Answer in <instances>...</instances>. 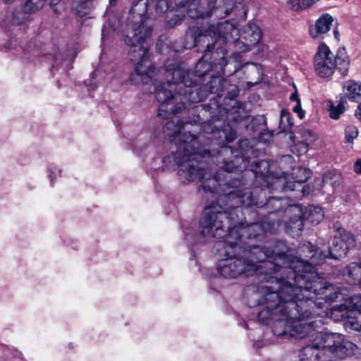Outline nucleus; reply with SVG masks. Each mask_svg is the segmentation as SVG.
Masks as SVG:
<instances>
[{
    "instance_id": "1",
    "label": "nucleus",
    "mask_w": 361,
    "mask_h": 361,
    "mask_svg": "<svg viewBox=\"0 0 361 361\" xmlns=\"http://www.w3.org/2000/svg\"><path fill=\"white\" fill-rule=\"evenodd\" d=\"M239 204L243 207H261L263 202L252 197L249 189L232 190L221 196L216 204L207 206L200 219V235L204 238H222L216 249L220 259L216 264L217 272L223 277L235 279L242 274L253 273L260 276L270 285H263L252 295L262 304L260 290L264 286H276L284 279L288 271L290 250L283 241L267 245H251L244 238L251 239L264 232L259 223L245 225L241 222L243 214Z\"/></svg>"
},
{
    "instance_id": "2",
    "label": "nucleus",
    "mask_w": 361,
    "mask_h": 361,
    "mask_svg": "<svg viewBox=\"0 0 361 361\" xmlns=\"http://www.w3.org/2000/svg\"><path fill=\"white\" fill-rule=\"evenodd\" d=\"M297 290L285 279L276 286L262 287L260 294L264 308L258 313V319L263 324L272 323L273 332L277 336H310L312 344L322 323L321 320L305 321L319 315L316 309L317 305L322 307V302H313L308 296L306 300L301 299Z\"/></svg>"
},
{
    "instance_id": "3",
    "label": "nucleus",
    "mask_w": 361,
    "mask_h": 361,
    "mask_svg": "<svg viewBox=\"0 0 361 361\" xmlns=\"http://www.w3.org/2000/svg\"><path fill=\"white\" fill-rule=\"evenodd\" d=\"M189 124L179 123L176 116L166 123L164 130L168 136L173 138L176 150L172 157H165L164 162L170 161V159H173L178 167V176L181 183L186 184L196 180H202L204 190L217 192L220 186H228L231 184L228 182V174L223 178L221 177V175L225 172L242 171L245 166V161L239 156H235L234 160L231 161L222 159L224 166L214 176L210 177L200 161V159L210 157V152L201 149L197 137L189 131H183L185 127Z\"/></svg>"
},
{
    "instance_id": "4",
    "label": "nucleus",
    "mask_w": 361,
    "mask_h": 361,
    "mask_svg": "<svg viewBox=\"0 0 361 361\" xmlns=\"http://www.w3.org/2000/svg\"><path fill=\"white\" fill-rule=\"evenodd\" d=\"M169 80L157 87L155 95L160 106L158 114L166 116L178 113L188 104L198 103L206 97L208 93L221 95L228 84L227 80L220 76L212 77L208 84L202 87L195 86L193 73L183 69L176 63L166 66Z\"/></svg>"
},
{
    "instance_id": "5",
    "label": "nucleus",
    "mask_w": 361,
    "mask_h": 361,
    "mask_svg": "<svg viewBox=\"0 0 361 361\" xmlns=\"http://www.w3.org/2000/svg\"><path fill=\"white\" fill-rule=\"evenodd\" d=\"M325 257L322 252H320L319 257L312 255L310 262L305 264L304 260L289 254L288 263L286 264L288 271L284 275L285 281H290L293 289H298L301 299L306 300L308 296L313 302H322V307L317 306V312L324 308L325 303L344 299L340 288L328 284L314 270L316 266L325 260Z\"/></svg>"
},
{
    "instance_id": "6",
    "label": "nucleus",
    "mask_w": 361,
    "mask_h": 361,
    "mask_svg": "<svg viewBox=\"0 0 361 361\" xmlns=\"http://www.w3.org/2000/svg\"><path fill=\"white\" fill-rule=\"evenodd\" d=\"M131 8L128 20L131 21V32L125 37V42L130 47L128 53L130 61L135 65V71L140 75L152 78L154 67L149 60V45L145 42L152 32L145 24L147 2L144 0H130Z\"/></svg>"
},
{
    "instance_id": "7",
    "label": "nucleus",
    "mask_w": 361,
    "mask_h": 361,
    "mask_svg": "<svg viewBox=\"0 0 361 361\" xmlns=\"http://www.w3.org/2000/svg\"><path fill=\"white\" fill-rule=\"evenodd\" d=\"M331 353L339 360L353 357L361 358V348L338 333L317 332L312 344L304 347L299 355L300 361H317Z\"/></svg>"
},
{
    "instance_id": "8",
    "label": "nucleus",
    "mask_w": 361,
    "mask_h": 361,
    "mask_svg": "<svg viewBox=\"0 0 361 361\" xmlns=\"http://www.w3.org/2000/svg\"><path fill=\"white\" fill-rule=\"evenodd\" d=\"M262 31L259 26L255 22H249L245 25L240 31L233 24L227 21L219 23L216 25H210L206 29V33L200 35L195 41L200 42L209 37L211 39H216L219 42V46L226 43L233 44L235 49L240 52L250 51L253 47L259 44L262 39ZM207 47L210 49V44Z\"/></svg>"
},
{
    "instance_id": "9",
    "label": "nucleus",
    "mask_w": 361,
    "mask_h": 361,
    "mask_svg": "<svg viewBox=\"0 0 361 361\" xmlns=\"http://www.w3.org/2000/svg\"><path fill=\"white\" fill-rule=\"evenodd\" d=\"M178 7H187V13L191 18H205L214 15L217 18L227 16L235 6L234 0H175ZM171 6L169 0H158L156 12L162 14Z\"/></svg>"
},
{
    "instance_id": "10",
    "label": "nucleus",
    "mask_w": 361,
    "mask_h": 361,
    "mask_svg": "<svg viewBox=\"0 0 361 361\" xmlns=\"http://www.w3.org/2000/svg\"><path fill=\"white\" fill-rule=\"evenodd\" d=\"M350 60L345 49H338L335 56L324 44H321L314 58V67L320 78H329L337 68L343 75L349 69Z\"/></svg>"
},
{
    "instance_id": "11",
    "label": "nucleus",
    "mask_w": 361,
    "mask_h": 361,
    "mask_svg": "<svg viewBox=\"0 0 361 361\" xmlns=\"http://www.w3.org/2000/svg\"><path fill=\"white\" fill-rule=\"evenodd\" d=\"M355 240L354 236L343 228H339L334 235L328 251H322L319 249H315L314 245L310 243L304 244L300 248V252L303 253L305 259L298 258L304 260L305 264L310 262V257L316 255L319 257L320 252L325 254L326 258L338 259L345 256L348 250L354 247Z\"/></svg>"
},
{
    "instance_id": "12",
    "label": "nucleus",
    "mask_w": 361,
    "mask_h": 361,
    "mask_svg": "<svg viewBox=\"0 0 361 361\" xmlns=\"http://www.w3.org/2000/svg\"><path fill=\"white\" fill-rule=\"evenodd\" d=\"M352 305L341 304L331 309V316L336 321H343V327L348 333L361 331V296L350 297Z\"/></svg>"
},
{
    "instance_id": "13",
    "label": "nucleus",
    "mask_w": 361,
    "mask_h": 361,
    "mask_svg": "<svg viewBox=\"0 0 361 361\" xmlns=\"http://www.w3.org/2000/svg\"><path fill=\"white\" fill-rule=\"evenodd\" d=\"M206 33V30H200L198 32L192 33V30H190L187 33V38H190L192 40V42L191 44H189L188 42L185 43V47L186 49H191L195 46H200L202 45V47L206 44V49L204 50L205 53L204 56L197 61L196 66H195V76L198 78H201L204 76L212 68V64L210 63L207 62L208 59V53L211 52L215 47V45L216 44H219V42H216V39L213 38L211 39V37H209V44H210V49L208 48V41L207 39H204V40H202L200 42H197L195 41V38H197L200 35H204Z\"/></svg>"
},
{
    "instance_id": "14",
    "label": "nucleus",
    "mask_w": 361,
    "mask_h": 361,
    "mask_svg": "<svg viewBox=\"0 0 361 361\" xmlns=\"http://www.w3.org/2000/svg\"><path fill=\"white\" fill-rule=\"evenodd\" d=\"M286 213L292 217L286 223V228L292 235H298L303 229L304 219L305 218L303 208L300 204L289 205L286 209Z\"/></svg>"
},
{
    "instance_id": "15",
    "label": "nucleus",
    "mask_w": 361,
    "mask_h": 361,
    "mask_svg": "<svg viewBox=\"0 0 361 361\" xmlns=\"http://www.w3.org/2000/svg\"><path fill=\"white\" fill-rule=\"evenodd\" d=\"M334 21L333 17L328 14L322 15L315 22L314 26L310 27V35L314 38L317 39L320 35L328 32L332 25Z\"/></svg>"
},
{
    "instance_id": "16",
    "label": "nucleus",
    "mask_w": 361,
    "mask_h": 361,
    "mask_svg": "<svg viewBox=\"0 0 361 361\" xmlns=\"http://www.w3.org/2000/svg\"><path fill=\"white\" fill-rule=\"evenodd\" d=\"M344 99L355 102H361V83L354 80H348L343 85Z\"/></svg>"
},
{
    "instance_id": "17",
    "label": "nucleus",
    "mask_w": 361,
    "mask_h": 361,
    "mask_svg": "<svg viewBox=\"0 0 361 361\" xmlns=\"http://www.w3.org/2000/svg\"><path fill=\"white\" fill-rule=\"evenodd\" d=\"M343 275L349 278V281L352 283H359L361 279V262H353L348 265L343 271Z\"/></svg>"
},
{
    "instance_id": "18",
    "label": "nucleus",
    "mask_w": 361,
    "mask_h": 361,
    "mask_svg": "<svg viewBox=\"0 0 361 361\" xmlns=\"http://www.w3.org/2000/svg\"><path fill=\"white\" fill-rule=\"evenodd\" d=\"M305 218L312 224H318L324 217L322 209L319 207L310 206L308 211L304 212Z\"/></svg>"
},
{
    "instance_id": "19",
    "label": "nucleus",
    "mask_w": 361,
    "mask_h": 361,
    "mask_svg": "<svg viewBox=\"0 0 361 361\" xmlns=\"http://www.w3.org/2000/svg\"><path fill=\"white\" fill-rule=\"evenodd\" d=\"M252 171L255 173L257 178H267L271 166L268 161H255L252 163Z\"/></svg>"
},
{
    "instance_id": "20",
    "label": "nucleus",
    "mask_w": 361,
    "mask_h": 361,
    "mask_svg": "<svg viewBox=\"0 0 361 361\" xmlns=\"http://www.w3.org/2000/svg\"><path fill=\"white\" fill-rule=\"evenodd\" d=\"M319 0H290L289 7L295 11L307 9L313 6Z\"/></svg>"
},
{
    "instance_id": "21",
    "label": "nucleus",
    "mask_w": 361,
    "mask_h": 361,
    "mask_svg": "<svg viewBox=\"0 0 361 361\" xmlns=\"http://www.w3.org/2000/svg\"><path fill=\"white\" fill-rule=\"evenodd\" d=\"M293 125L290 114L286 109L281 111L279 126L282 131L290 130Z\"/></svg>"
},
{
    "instance_id": "22",
    "label": "nucleus",
    "mask_w": 361,
    "mask_h": 361,
    "mask_svg": "<svg viewBox=\"0 0 361 361\" xmlns=\"http://www.w3.org/2000/svg\"><path fill=\"white\" fill-rule=\"evenodd\" d=\"M324 180L326 183L336 187L341 184L343 178L341 174L337 171H330L325 175Z\"/></svg>"
},
{
    "instance_id": "23",
    "label": "nucleus",
    "mask_w": 361,
    "mask_h": 361,
    "mask_svg": "<svg viewBox=\"0 0 361 361\" xmlns=\"http://www.w3.org/2000/svg\"><path fill=\"white\" fill-rule=\"evenodd\" d=\"M345 99L341 98L339 104L337 106H330V117L333 119H338L341 114L343 113L345 109Z\"/></svg>"
},
{
    "instance_id": "24",
    "label": "nucleus",
    "mask_w": 361,
    "mask_h": 361,
    "mask_svg": "<svg viewBox=\"0 0 361 361\" xmlns=\"http://www.w3.org/2000/svg\"><path fill=\"white\" fill-rule=\"evenodd\" d=\"M358 135V130L355 126H349L345 128V137L348 142H351Z\"/></svg>"
},
{
    "instance_id": "25",
    "label": "nucleus",
    "mask_w": 361,
    "mask_h": 361,
    "mask_svg": "<svg viewBox=\"0 0 361 361\" xmlns=\"http://www.w3.org/2000/svg\"><path fill=\"white\" fill-rule=\"evenodd\" d=\"M48 176L50 179L51 183H53L54 179L59 176L61 173V170L57 166L50 165L48 168Z\"/></svg>"
},
{
    "instance_id": "26",
    "label": "nucleus",
    "mask_w": 361,
    "mask_h": 361,
    "mask_svg": "<svg viewBox=\"0 0 361 361\" xmlns=\"http://www.w3.org/2000/svg\"><path fill=\"white\" fill-rule=\"evenodd\" d=\"M303 136L307 145L312 144L317 139V135L310 130H305Z\"/></svg>"
},
{
    "instance_id": "27",
    "label": "nucleus",
    "mask_w": 361,
    "mask_h": 361,
    "mask_svg": "<svg viewBox=\"0 0 361 361\" xmlns=\"http://www.w3.org/2000/svg\"><path fill=\"white\" fill-rule=\"evenodd\" d=\"M297 171H298V173H302L304 175L303 178H297L295 180V182L298 184H301V183L305 182L310 178V173L309 170H307L305 168L300 167V168H298Z\"/></svg>"
},
{
    "instance_id": "28",
    "label": "nucleus",
    "mask_w": 361,
    "mask_h": 361,
    "mask_svg": "<svg viewBox=\"0 0 361 361\" xmlns=\"http://www.w3.org/2000/svg\"><path fill=\"white\" fill-rule=\"evenodd\" d=\"M232 153L231 149L226 145L221 146L219 151L218 152V155L216 156V161L220 162V159L221 157H224L226 155L230 154Z\"/></svg>"
},
{
    "instance_id": "29",
    "label": "nucleus",
    "mask_w": 361,
    "mask_h": 361,
    "mask_svg": "<svg viewBox=\"0 0 361 361\" xmlns=\"http://www.w3.org/2000/svg\"><path fill=\"white\" fill-rule=\"evenodd\" d=\"M293 111L298 114V116L300 119H302L305 117V112L302 109L301 102L296 104V105L293 108Z\"/></svg>"
},
{
    "instance_id": "30",
    "label": "nucleus",
    "mask_w": 361,
    "mask_h": 361,
    "mask_svg": "<svg viewBox=\"0 0 361 361\" xmlns=\"http://www.w3.org/2000/svg\"><path fill=\"white\" fill-rule=\"evenodd\" d=\"M6 3L11 2L12 0H4ZM32 0H27L25 5V9L27 11H34V8L32 7Z\"/></svg>"
},
{
    "instance_id": "31",
    "label": "nucleus",
    "mask_w": 361,
    "mask_h": 361,
    "mask_svg": "<svg viewBox=\"0 0 361 361\" xmlns=\"http://www.w3.org/2000/svg\"><path fill=\"white\" fill-rule=\"evenodd\" d=\"M354 170L357 173L361 174V159H357L355 163Z\"/></svg>"
},
{
    "instance_id": "32",
    "label": "nucleus",
    "mask_w": 361,
    "mask_h": 361,
    "mask_svg": "<svg viewBox=\"0 0 361 361\" xmlns=\"http://www.w3.org/2000/svg\"><path fill=\"white\" fill-rule=\"evenodd\" d=\"M236 138V133L234 131H231L230 135L226 136V140L228 142H232Z\"/></svg>"
},
{
    "instance_id": "33",
    "label": "nucleus",
    "mask_w": 361,
    "mask_h": 361,
    "mask_svg": "<svg viewBox=\"0 0 361 361\" xmlns=\"http://www.w3.org/2000/svg\"><path fill=\"white\" fill-rule=\"evenodd\" d=\"M290 99L291 101H295V102H296V103H298V102H300V98H299V97H298V94L297 91H295V92H293V93L290 95Z\"/></svg>"
},
{
    "instance_id": "34",
    "label": "nucleus",
    "mask_w": 361,
    "mask_h": 361,
    "mask_svg": "<svg viewBox=\"0 0 361 361\" xmlns=\"http://www.w3.org/2000/svg\"><path fill=\"white\" fill-rule=\"evenodd\" d=\"M302 190L303 195L308 194L310 192V188L307 187V185H305L302 188Z\"/></svg>"
},
{
    "instance_id": "35",
    "label": "nucleus",
    "mask_w": 361,
    "mask_h": 361,
    "mask_svg": "<svg viewBox=\"0 0 361 361\" xmlns=\"http://www.w3.org/2000/svg\"><path fill=\"white\" fill-rule=\"evenodd\" d=\"M61 0H50V4L51 5L57 4Z\"/></svg>"
},
{
    "instance_id": "36",
    "label": "nucleus",
    "mask_w": 361,
    "mask_h": 361,
    "mask_svg": "<svg viewBox=\"0 0 361 361\" xmlns=\"http://www.w3.org/2000/svg\"><path fill=\"white\" fill-rule=\"evenodd\" d=\"M219 64L221 66H225L226 65V63L224 62V59H222L221 61L220 62H219Z\"/></svg>"
},
{
    "instance_id": "37",
    "label": "nucleus",
    "mask_w": 361,
    "mask_h": 361,
    "mask_svg": "<svg viewBox=\"0 0 361 361\" xmlns=\"http://www.w3.org/2000/svg\"><path fill=\"white\" fill-rule=\"evenodd\" d=\"M102 36L103 37H105V29L102 30Z\"/></svg>"
},
{
    "instance_id": "38",
    "label": "nucleus",
    "mask_w": 361,
    "mask_h": 361,
    "mask_svg": "<svg viewBox=\"0 0 361 361\" xmlns=\"http://www.w3.org/2000/svg\"><path fill=\"white\" fill-rule=\"evenodd\" d=\"M287 188H290V190H294L295 188H292L290 185H287Z\"/></svg>"
},
{
    "instance_id": "39",
    "label": "nucleus",
    "mask_w": 361,
    "mask_h": 361,
    "mask_svg": "<svg viewBox=\"0 0 361 361\" xmlns=\"http://www.w3.org/2000/svg\"><path fill=\"white\" fill-rule=\"evenodd\" d=\"M334 32L336 37H337V35H338V31L335 30Z\"/></svg>"
},
{
    "instance_id": "40",
    "label": "nucleus",
    "mask_w": 361,
    "mask_h": 361,
    "mask_svg": "<svg viewBox=\"0 0 361 361\" xmlns=\"http://www.w3.org/2000/svg\"><path fill=\"white\" fill-rule=\"evenodd\" d=\"M357 284L359 285V287L361 289V279L359 280V283Z\"/></svg>"
},
{
    "instance_id": "41",
    "label": "nucleus",
    "mask_w": 361,
    "mask_h": 361,
    "mask_svg": "<svg viewBox=\"0 0 361 361\" xmlns=\"http://www.w3.org/2000/svg\"><path fill=\"white\" fill-rule=\"evenodd\" d=\"M317 182H319V185H320V184L322 183V180H320V179H319V180H317Z\"/></svg>"
},
{
    "instance_id": "42",
    "label": "nucleus",
    "mask_w": 361,
    "mask_h": 361,
    "mask_svg": "<svg viewBox=\"0 0 361 361\" xmlns=\"http://www.w3.org/2000/svg\"><path fill=\"white\" fill-rule=\"evenodd\" d=\"M286 159H291V157L288 156L287 157H286Z\"/></svg>"
},
{
    "instance_id": "43",
    "label": "nucleus",
    "mask_w": 361,
    "mask_h": 361,
    "mask_svg": "<svg viewBox=\"0 0 361 361\" xmlns=\"http://www.w3.org/2000/svg\"><path fill=\"white\" fill-rule=\"evenodd\" d=\"M176 23H169V25H176Z\"/></svg>"
},
{
    "instance_id": "44",
    "label": "nucleus",
    "mask_w": 361,
    "mask_h": 361,
    "mask_svg": "<svg viewBox=\"0 0 361 361\" xmlns=\"http://www.w3.org/2000/svg\"><path fill=\"white\" fill-rule=\"evenodd\" d=\"M272 200H274V201H275V202H279V200H275V199H273Z\"/></svg>"
},
{
    "instance_id": "45",
    "label": "nucleus",
    "mask_w": 361,
    "mask_h": 361,
    "mask_svg": "<svg viewBox=\"0 0 361 361\" xmlns=\"http://www.w3.org/2000/svg\"><path fill=\"white\" fill-rule=\"evenodd\" d=\"M360 342L361 343V334H360Z\"/></svg>"
}]
</instances>
